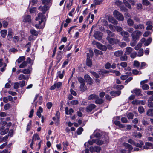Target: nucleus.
<instances>
[{
    "mask_svg": "<svg viewBox=\"0 0 153 153\" xmlns=\"http://www.w3.org/2000/svg\"><path fill=\"white\" fill-rule=\"evenodd\" d=\"M106 32L107 34L106 39L110 44H114L119 42V41L118 39L113 38L115 36L114 33L108 29L106 30Z\"/></svg>",
    "mask_w": 153,
    "mask_h": 153,
    "instance_id": "1",
    "label": "nucleus"
},
{
    "mask_svg": "<svg viewBox=\"0 0 153 153\" xmlns=\"http://www.w3.org/2000/svg\"><path fill=\"white\" fill-rule=\"evenodd\" d=\"M45 18L42 13H39L38 17L36 19V20L39 21V24H36L35 26L37 28L41 29L44 27L45 22H44Z\"/></svg>",
    "mask_w": 153,
    "mask_h": 153,
    "instance_id": "2",
    "label": "nucleus"
},
{
    "mask_svg": "<svg viewBox=\"0 0 153 153\" xmlns=\"http://www.w3.org/2000/svg\"><path fill=\"white\" fill-rule=\"evenodd\" d=\"M142 35L141 32L139 30H135L131 34L133 40H136L139 39L140 36Z\"/></svg>",
    "mask_w": 153,
    "mask_h": 153,
    "instance_id": "3",
    "label": "nucleus"
},
{
    "mask_svg": "<svg viewBox=\"0 0 153 153\" xmlns=\"http://www.w3.org/2000/svg\"><path fill=\"white\" fill-rule=\"evenodd\" d=\"M113 15L114 17L119 21H123L124 19L123 16L116 10L114 11Z\"/></svg>",
    "mask_w": 153,
    "mask_h": 153,
    "instance_id": "4",
    "label": "nucleus"
},
{
    "mask_svg": "<svg viewBox=\"0 0 153 153\" xmlns=\"http://www.w3.org/2000/svg\"><path fill=\"white\" fill-rule=\"evenodd\" d=\"M78 80L81 84V85L80 86L81 90L83 91L86 90L87 89L85 86V82L84 80L82 77H79L78 78Z\"/></svg>",
    "mask_w": 153,
    "mask_h": 153,
    "instance_id": "5",
    "label": "nucleus"
},
{
    "mask_svg": "<svg viewBox=\"0 0 153 153\" xmlns=\"http://www.w3.org/2000/svg\"><path fill=\"white\" fill-rule=\"evenodd\" d=\"M120 34L123 37L124 40L128 42L130 41L129 37L130 36V34L128 33L127 31H123L120 32Z\"/></svg>",
    "mask_w": 153,
    "mask_h": 153,
    "instance_id": "6",
    "label": "nucleus"
},
{
    "mask_svg": "<svg viewBox=\"0 0 153 153\" xmlns=\"http://www.w3.org/2000/svg\"><path fill=\"white\" fill-rule=\"evenodd\" d=\"M62 85V83L60 82H55L54 85L51 86L50 88V89L53 90L56 88L59 89L61 87Z\"/></svg>",
    "mask_w": 153,
    "mask_h": 153,
    "instance_id": "7",
    "label": "nucleus"
},
{
    "mask_svg": "<svg viewBox=\"0 0 153 153\" xmlns=\"http://www.w3.org/2000/svg\"><path fill=\"white\" fill-rule=\"evenodd\" d=\"M132 103L133 105H139L140 104L142 105H144L146 103V101L143 100H139L135 99L132 102Z\"/></svg>",
    "mask_w": 153,
    "mask_h": 153,
    "instance_id": "8",
    "label": "nucleus"
},
{
    "mask_svg": "<svg viewBox=\"0 0 153 153\" xmlns=\"http://www.w3.org/2000/svg\"><path fill=\"white\" fill-rule=\"evenodd\" d=\"M9 130V128L5 129L4 126H2L0 128V134L1 135H5L7 133Z\"/></svg>",
    "mask_w": 153,
    "mask_h": 153,
    "instance_id": "9",
    "label": "nucleus"
},
{
    "mask_svg": "<svg viewBox=\"0 0 153 153\" xmlns=\"http://www.w3.org/2000/svg\"><path fill=\"white\" fill-rule=\"evenodd\" d=\"M101 150V148L98 146H95L94 147H91L90 148V150L91 152H99Z\"/></svg>",
    "mask_w": 153,
    "mask_h": 153,
    "instance_id": "10",
    "label": "nucleus"
},
{
    "mask_svg": "<svg viewBox=\"0 0 153 153\" xmlns=\"http://www.w3.org/2000/svg\"><path fill=\"white\" fill-rule=\"evenodd\" d=\"M102 36V34L99 31H96L94 35V37L98 40L101 39Z\"/></svg>",
    "mask_w": 153,
    "mask_h": 153,
    "instance_id": "11",
    "label": "nucleus"
},
{
    "mask_svg": "<svg viewBox=\"0 0 153 153\" xmlns=\"http://www.w3.org/2000/svg\"><path fill=\"white\" fill-rule=\"evenodd\" d=\"M143 148L145 149H153V145L150 143L146 142L145 143V145Z\"/></svg>",
    "mask_w": 153,
    "mask_h": 153,
    "instance_id": "12",
    "label": "nucleus"
},
{
    "mask_svg": "<svg viewBox=\"0 0 153 153\" xmlns=\"http://www.w3.org/2000/svg\"><path fill=\"white\" fill-rule=\"evenodd\" d=\"M23 22H24L30 23L31 22V16L29 15H25L23 16Z\"/></svg>",
    "mask_w": 153,
    "mask_h": 153,
    "instance_id": "13",
    "label": "nucleus"
},
{
    "mask_svg": "<svg viewBox=\"0 0 153 153\" xmlns=\"http://www.w3.org/2000/svg\"><path fill=\"white\" fill-rule=\"evenodd\" d=\"M96 45L99 49L105 51L107 49L105 45H103L100 43L96 42Z\"/></svg>",
    "mask_w": 153,
    "mask_h": 153,
    "instance_id": "14",
    "label": "nucleus"
},
{
    "mask_svg": "<svg viewBox=\"0 0 153 153\" xmlns=\"http://www.w3.org/2000/svg\"><path fill=\"white\" fill-rule=\"evenodd\" d=\"M96 107V105L94 104H91L87 106L86 108V110L87 112H91L92 110L94 109Z\"/></svg>",
    "mask_w": 153,
    "mask_h": 153,
    "instance_id": "15",
    "label": "nucleus"
},
{
    "mask_svg": "<svg viewBox=\"0 0 153 153\" xmlns=\"http://www.w3.org/2000/svg\"><path fill=\"white\" fill-rule=\"evenodd\" d=\"M84 78L89 84H91L92 83V79L88 74H85L84 76Z\"/></svg>",
    "mask_w": 153,
    "mask_h": 153,
    "instance_id": "16",
    "label": "nucleus"
},
{
    "mask_svg": "<svg viewBox=\"0 0 153 153\" xmlns=\"http://www.w3.org/2000/svg\"><path fill=\"white\" fill-rule=\"evenodd\" d=\"M62 53L61 51H59L57 53L56 58V61L57 64L58 63L60 62L62 58Z\"/></svg>",
    "mask_w": 153,
    "mask_h": 153,
    "instance_id": "17",
    "label": "nucleus"
},
{
    "mask_svg": "<svg viewBox=\"0 0 153 153\" xmlns=\"http://www.w3.org/2000/svg\"><path fill=\"white\" fill-rule=\"evenodd\" d=\"M123 145L126 148L128 149V153H130L131 151L133 149L132 146L127 143H123Z\"/></svg>",
    "mask_w": 153,
    "mask_h": 153,
    "instance_id": "18",
    "label": "nucleus"
},
{
    "mask_svg": "<svg viewBox=\"0 0 153 153\" xmlns=\"http://www.w3.org/2000/svg\"><path fill=\"white\" fill-rule=\"evenodd\" d=\"M133 27L135 29H144L145 27L142 24H134Z\"/></svg>",
    "mask_w": 153,
    "mask_h": 153,
    "instance_id": "19",
    "label": "nucleus"
},
{
    "mask_svg": "<svg viewBox=\"0 0 153 153\" xmlns=\"http://www.w3.org/2000/svg\"><path fill=\"white\" fill-rule=\"evenodd\" d=\"M133 49L131 47H127L126 48L125 52L126 55H129L133 51Z\"/></svg>",
    "mask_w": 153,
    "mask_h": 153,
    "instance_id": "20",
    "label": "nucleus"
},
{
    "mask_svg": "<svg viewBox=\"0 0 153 153\" xmlns=\"http://www.w3.org/2000/svg\"><path fill=\"white\" fill-rule=\"evenodd\" d=\"M108 20L110 22L114 24H117L118 23V22L111 16L108 17Z\"/></svg>",
    "mask_w": 153,
    "mask_h": 153,
    "instance_id": "21",
    "label": "nucleus"
},
{
    "mask_svg": "<svg viewBox=\"0 0 153 153\" xmlns=\"http://www.w3.org/2000/svg\"><path fill=\"white\" fill-rule=\"evenodd\" d=\"M18 79L19 80H28L29 79L28 77L27 76H25L23 74H21L19 75Z\"/></svg>",
    "mask_w": 153,
    "mask_h": 153,
    "instance_id": "22",
    "label": "nucleus"
},
{
    "mask_svg": "<svg viewBox=\"0 0 153 153\" xmlns=\"http://www.w3.org/2000/svg\"><path fill=\"white\" fill-rule=\"evenodd\" d=\"M94 137H98L101 136V134L100 131L98 130H96L94 131L93 134Z\"/></svg>",
    "mask_w": 153,
    "mask_h": 153,
    "instance_id": "23",
    "label": "nucleus"
},
{
    "mask_svg": "<svg viewBox=\"0 0 153 153\" xmlns=\"http://www.w3.org/2000/svg\"><path fill=\"white\" fill-rule=\"evenodd\" d=\"M132 93L135 94L136 95L138 96H140L142 95L141 94V91L140 89H135L133 90L132 91Z\"/></svg>",
    "mask_w": 153,
    "mask_h": 153,
    "instance_id": "24",
    "label": "nucleus"
},
{
    "mask_svg": "<svg viewBox=\"0 0 153 153\" xmlns=\"http://www.w3.org/2000/svg\"><path fill=\"white\" fill-rule=\"evenodd\" d=\"M123 52L121 50H118L115 52L114 55L116 57H119L123 54Z\"/></svg>",
    "mask_w": 153,
    "mask_h": 153,
    "instance_id": "25",
    "label": "nucleus"
},
{
    "mask_svg": "<svg viewBox=\"0 0 153 153\" xmlns=\"http://www.w3.org/2000/svg\"><path fill=\"white\" fill-rule=\"evenodd\" d=\"M120 94L121 91H112L110 92L111 95L113 96H118Z\"/></svg>",
    "mask_w": 153,
    "mask_h": 153,
    "instance_id": "26",
    "label": "nucleus"
},
{
    "mask_svg": "<svg viewBox=\"0 0 153 153\" xmlns=\"http://www.w3.org/2000/svg\"><path fill=\"white\" fill-rule=\"evenodd\" d=\"M98 98V95H96L95 94H93L90 95L88 97V99L90 100H92L93 99H96Z\"/></svg>",
    "mask_w": 153,
    "mask_h": 153,
    "instance_id": "27",
    "label": "nucleus"
},
{
    "mask_svg": "<svg viewBox=\"0 0 153 153\" xmlns=\"http://www.w3.org/2000/svg\"><path fill=\"white\" fill-rule=\"evenodd\" d=\"M39 9L40 11H42L43 13H45L48 10L47 7L45 5L43 7L40 6L39 7Z\"/></svg>",
    "mask_w": 153,
    "mask_h": 153,
    "instance_id": "28",
    "label": "nucleus"
},
{
    "mask_svg": "<svg viewBox=\"0 0 153 153\" xmlns=\"http://www.w3.org/2000/svg\"><path fill=\"white\" fill-rule=\"evenodd\" d=\"M139 142V143H137L135 142V144H134V145L136 147L141 148L142 146L144 144V142L141 140H140Z\"/></svg>",
    "mask_w": 153,
    "mask_h": 153,
    "instance_id": "29",
    "label": "nucleus"
},
{
    "mask_svg": "<svg viewBox=\"0 0 153 153\" xmlns=\"http://www.w3.org/2000/svg\"><path fill=\"white\" fill-rule=\"evenodd\" d=\"M9 134L5 136L4 137H0V143L6 141L8 138Z\"/></svg>",
    "mask_w": 153,
    "mask_h": 153,
    "instance_id": "30",
    "label": "nucleus"
},
{
    "mask_svg": "<svg viewBox=\"0 0 153 153\" xmlns=\"http://www.w3.org/2000/svg\"><path fill=\"white\" fill-rule=\"evenodd\" d=\"M103 100L101 98H99V97L97 98L95 101V103L97 104H100L103 103Z\"/></svg>",
    "mask_w": 153,
    "mask_h": 153,
    "instance_id": "31",
    "label": "nucleus"
},
{
    "mask_svg": "<svg viewBox=\"0 0 153 153\" xmlns=\"http://www.w3.org/2000/svg\"><path fill=\"white\" fill-rule=\"evenodd\" d=\"M114 123L115 125L118 126L119 127L123 128L124 127V126L120 122L118 121H115Z\"/></svg>",
    "mask_w": 153,
    "mask_h": 153,
    "instance_id": "32",
    "label": "nucleus"
},
{
    "mask_svg": "<svg viewBox=\"0 0 153 153\" xmlns=\"http://www.w3.org/2000/svg\"><path fill=\"white\" fill-rule=\"evenodd\" d=\"M30 33L31 34L35 36H37L39 33L38 31L33 29H32L30 30Z\"/></svg>",
    "mask_w": 153,
    "mask_h": 153,
    "instance_id": "33",
    "label": "nucleus"
},
{
    "mask_svg": "<svg viewBox=\"0 0 153 153\" xmlns=\"http://www.w3.org/2000/svg\"><path fill=\"white\" fill-rule=\"evenodd\" d=\"M123 2L125 5L129 9L131 8V6L130 4L126 0H123Z\"/></svg>",
    "mask_w": 153,
    "mask_h": 153,
    "instance_id": "34",
    "label": "nucleus"
},
{
    "mask_svg": "<svg viewBox=\"0 0 153 153\" xmlns=\"http://www.w3.org/2000/svg\"><path fill=\"white\" fill-rule=\"evenodd\" d=\"M127 22L128 25L130 26H132L134 24L133 21L131 19H128L127 20Z\"/></svg>",
    "mask_w": 153,
    "mask_h": 153,
    "instance_id": "35",
    "label": "nucleus"
},
{
    "mask_svg": "<svg viewBox=\"0 0 153 153\" xmlns=\"http://www.w3.org/2000/svg\"><path fill=\"white\" fill-rule=\"evenodd\" d=\"M133 66L134 68H138L140 67V64L139 62L136 60L134 61L133 63Z\"/></svg>",
    "mask_w": 153,
    "mask_h": 153,
    "instance_id": "36",
    "label": "nucleus"
},
{
    "mask_svg": "<svg viewBox=\"0 0 153 153\" xmlns=\"http://www.w3.org/2000/svg\"><path fill=\"white\" fill-rule=\"evenodd\" d=\"M39 139H40L38 135L37 134H36L33 136L32 141L34 142L36 140Z\"/></svg>",
    "mask_w": 153,
    "mask_h": 153,
    "instance_id": "37",
    "label": "nucleus"
},
{
    "mask_svg": "<svg viewBox=\"0 0 153 153\" xmlns=\"http://www.w3.org/2000/svg\"><path fill=\"white\" fill-rule=\"evenodd\" d=\"M64 71L62 72L60 71L58 72L57 76L59 77L60 79H62L63 77Z\"/></svg>",
    "mask_w": 153,
    "mask_h": 153,
    "instance_id": "38",
    "label": "nucleus"
},
{
    "mask_svg": "<svg viewBox=\"0 0 153 153\" xmlns=\"http://www.w3.org/2000/svg\"><path fill=\"white\" fill-rule=\"evenodd\" d=\"M143 54V50L141 48L138 52L137 56L139 57L142 56Z\"/></svg>",
    "mask_w": 153,
    "mask_h": 153,
    "instance_id": "39",
    "label": "nucleus"
},
{
    "mask_svg": "<svg viewBox=\"0 0 153 153\" xmlns=\"http://www.w3.org/2000/svg\"><path fill=\"white\" fill-rule=\"evenodd\" d=\"M127 56L125 53L123 56H121L120 58V60L122 61H126L127 60Z\"/></svg>",
    "mask_w": 153,
    "mask_h": 153,
    "instance_id": "40",
    "label": "nucleus"
},
{
    "mask_svg": "<svg viewBox=\"0 0 153 153\" xmlns=\"http://www.w3.org/2000/svg\"><path fill=\"white\" fill-rule=\"evenodd\" d=\"M89 53H87V58L89 59L90 57H91L93 55V52L92 50L89 51Z\"/></svg>",
    "mask_w": 153,
    "mask_h": 153,
    "instance_id": "41",
    "label": "nucleus"
},
{
    "mask_svg": "<svg viewBox=\"0 0 153 153\" xmlns=\"http://www.w3.org/2000/svg\"><path fill=\"white\" fill-rule=\"evenodd\" d=\"M1 36L4 38L5 37L7 34V30H3L1 31Z\"/></svg>",
    "mask_w": 153,
    "mask_h": 153,
    "instance_id": "42",
    "label": "nucleus"
},
{
    "mask_svg": "<svg viewBox=\"0 0 153 153\" xmlns=\"http://www.w3.org/2000/svg\"><path fill=\"white\" fill-rule=\"evenodd\" d=\"M147 115L148 116H152L153 115V109H149L147 112Z\"/></svg>",
    "mask_w": 153,
    "mask_h": 153,
    "instance_id": "43",
    "label": "nucleus"
},
{
    "mask_svg": "<svg viewBox=\"0 0 153 153\" xmlns=\"http://www.w3.org/2000/svg\"><path fill=\"white\" fill-rule=\"evenodd\" d=\"M152 39L151 38H149L145 42L144 45L146 46H148L151 42Z\"/></svg>",
    "mask_w": 153,
    "mask_h": 153,
    "instance_id": "44",
    "label": "nucleus"
},
{
    "mask_svg": "<svg viewBox=\"0 0 153 153\" xmlns=\"http://www.w3.org/2000/svg\"><path fill=\"white\" fill-rule=\"evenodd\" d=\"M120 65L122 67L125 68L127 67V63L126 62H121L120 64Z\"/></svg>",
    "mask_w": 153,
    "mask_h": 153,
    "instance_id": "45",
    "label": "nucleus"
},
{
    "mask_svg": "<svg viewBox=\"0 0 153 153\" xmlns=\"http://www.w3.org/2000/svg\"><path fill=\"white\" fill-rule=\"evenodd\" d=\"M103 0H95L94 1V3L95 5H98L101 4Z\"/></svg>",
    "mask_w": 153,
    "mask_h": 153,
    "instance_id": "46",
    "label": "nucleus"
},
{
    "mask_svg": "<svg viewBox=\"0 0 153 153\" xmlns=\"http://www.w3.org/2000/svg\"><path fill=\"white\" fill-rule=\"evenodd\" d=\"M25 59V57L24 56L20 57L17 60V62L18 63H20Z\"/></svg>",
    "mask_w": 153,
    "mask_h": 153,
    "instance_id": "47",
    "label": "nucleus"
},
{
    "mask_svg": "<svg viewBox=\"0 0 153 153\" xmlns=\"http://www.w3.org/2000/svg\"><path fill=\"white\" fill-rule=\"evenodd\" d=\"M22 72L25 74H28L30 73V71L27 69H24L22 70Z\"/></svg>",
    "mask_w": 153,
    "mask_h": 153,
    "instance_id": "48",
    "label": "nucleus"
},
{
    "mask_svg": "<svg viewBox=\"0 0 153 153\" xmlns=\"http://www.w3.org/2000/svg\"><path fill=\"white\" fill-rule=\"evenodd\" d=\"M138 111L140 113H142L144 112V109L143 106H140L138 108Z\"/></svg>",
    "mask_w": 153,
    "mask_h": 153,
    "instance_id": "49",
    "label": "nucleus"
},
{
    "mask_svg": "<svg viewBox=\"0 0 153 153\" xmlns=\"http://www.w3.org/2000/svg\"><path fill=\"white\" fill-rule=\"evenodd\" d=\"M111 72L114 74L116 76H119L121 74L120 72L117 71L115 70H112Z\"/></svg>",
    "mask_w": 153,
    "mask_h": 153,
    "instance_id": "50",
    "label": "nucleus"
},
{
    "mask_svg": "<svg viewBox=\"0 0 153 153\" xmlns=\"http://www.w3.org/2000/svg\"><path fill=\"white\" fill-rule=\"evenodd\" d=\"M86 64L89 66H91L92 65V62L91 60L88 58L87 59Z\"/></svg>",
    "mask_w": 153,
    "mask_h": 153,
    "instance_id": "51",
    "label": "nucleus"
},
{
    "mask_svg": "<svg viewBox=\"0 0 153 153\" xmlns=\"http://www.w3.org/2000/svg\"><path fill=\"white\" fill-rule=\"evenodd\" d=\"M142 85V88L144 90H148L149 88V87L148 85L147 84H143Z\"/></svg>",
    "mask_w": 153,
    "mask_h": 153,
    "instance_id": "52",
    "label": "nucleus"
},
{
    "mask_svg": "<svg viewBox=\"0 0 153 153\" xmlns=\"http://www.w3.org/2000/svg\"><path fill=\"white\" fill-rule=\"evenodd\" d=\"M63 144L64 146L63 150H66L67 149V147L68 146V143L67 141L64 142H63Z\"/></svg>",
    "mask_w": 153,
    "mask_h": 153,
    "instance_id": "53",
    "label": "nucleus"
},
{
    "mask_svg": "<svg viewBox=\"0 0 153 153\" xmlns=\"http://www.w3.org/2000/svg\"><path fill=\"white\" fill-rule=\"evenodd\" d=\"M27 64L26 62L25 61L23 62L19 65V67L21 68H24L26 66Z\"/></svg>",
    "mask_w": 153,
    "mask_h": 153,
    "instance_id": "54",
    "label": "nucleus"
},
{
    "mask_svg": "<svg viewBox=\"0 0 153 153\" xmlns=\"http://www.w3.org/2000/svg\"><path fill=\"white\" fill-rule=\"evenodd\" d=\"M109 29L112 31H114L115 30V26H113L111 24H109L108 25Z\"/></svg>",
    "mask_w": 153,
    "mask_h": 153,
    "instance_id": "55",
    "label": "nucleus"
},
{
    "mask_svg": "<svg viewBox=\"0 0 153 153\" xmlns=\"http://www.w3.org/2000/svg\"><path fill=\"white\" fill-rule=\"evenodd\" d=\"M143 5L146 6H148L149 5L150 2L147 0H143Z\"/></svg>",
    "mask_w": 153,
    "mask_h": 153,
    "instance_id": "56",
    "label": "nucleus"
},
{
    "mask_svg": "<svg viewBox=\"0 0 153 153\" xmlns=\"http://www.w3.org/2000/svg\"><path fill=\"white\" fill-rule=\"evenodd\" d=\"M115 30H116L117 32L122 31L123 30L122 27L117 26H115Z\"/></svg>",
    "mask_w": 153,
    "mask_h": 153,
    "instance_id": "57",
    "label": "nucleus"
},
{
    "mask_svg": "<svg viewBox=\"0 0 153 153\" xmlns=\"http://www.w3.org/2000/svg\"><path fill=\"white\" fill-rule=\"evenodd\" d=\"M83 131V129L82 127L79 128L77 131V134L78 135L81 134Z\"/></svg>",
    "mask_w": 153,
    "mask_h": 153,
    "instance_id": "58",
    "label": "nucleus"
},
{
    "mask_svg": "<svg viewBox=\"0 0 153 153\" xmlns=\"http://www.w3.org/2000/svg\"><path fill=\"white\" fill-rule=\"evenodd\" d=\"M137 53L136 52H133L131 53L130 55V57L132 58H135L137 55Z\"/></svg>",
    "mask_w": 153,
    "mask_h": 153,
    "instance_id": "59",
    "label": "nucleus"
},
{
    "mask_svg": "<svg viewBox=\"0 0 153 153\" xmlns=\"http://www.w3.org/2000/svg\"><path fill=\"white\" fill-rule=\"evenodd\" d=\"M10 107V105L9 103H7L6 104L4 107V109L6 110H8L9 109Z\"/></svg>",
    "mask_w": 153,
    "mask_h": 153,
    "instance_id": "60",
    "label": "nucleus"
},
{
    "mask_svg": "<svg viewBox=\"0 0 153 153\" xmlns=\"http://www.w3.org/2000/svg\"><path fill=\"white\" fill-rule=\"evenodd\" d=\"M31 126V121H30L28 123L27 126V131H29L30 129Z\"/></svg>",
    "mask_w": 153,
    "mask_h": 153,
    "instance_id": "61",
    "label": "nucleus"
},
{
    "mask_svg": "<svg viewBox=\"0 0 153 153\" xmlns=\"http://www.w3.org/2000/svg\"><path fill=\"white\" fill-rule=\"evenodd\" d=\"M133 114L131 113H130L128 114L127 117L129 119H132L133 118Z\"/></svg>",
    "mask_w": 153,
    "mask_h": 153,
    "instance_id": "62",
    "label": "nucleus"
},
{
    "mask_svg": "<svg viewBox=\"0 0 153 153\" xmlns=\"http://www.w3.org/2000/svg\"><path fill=\"white\" fill-rule=\"evenodd\" d=\"M71 103L72 105H75L78 103V101L77 100H73L71 101Z\"/></svg>",
    "mask_w": 153,
    "mask_h": 153,
    "instance_id": "63",
    "label": "nucleus"
},
{
    "mask_svg": "<svg viewBox=\"0 0 153 153\" xmlns=\"http://www.w3.org/2000/svg\"><path fill=\"white\" fill-rule=\"evenodd\" d=\"M115 4L118 7H120L122 4V2L119 0L117 1L115 3Z\"/></svg>",
    "mask_w": 153,
    "mask_h": 153,
    "instance_id": "64",
    "label": "nucleus"
}]
</instances>
